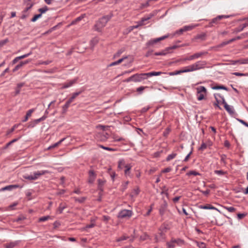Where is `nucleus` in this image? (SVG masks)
<instances>
[{"label": "nucleus", "mask_w": 248, "mask_h": 248, "mask_svg": "<svg viewBox=\"0 0 248 248\" xmlns=\"http://www.w3.org/2000/svg\"><path fill=\"white\" fill-rule=\"evenodd\" d=\"M133 214L131 210L124 209L121 210L118 215V217L120 218H129Z\"/></svg>", "instance_id": "obj_6"}, {"label": "nucleus", "mask_w": 248, "mask_h": 248, "mask_svg": "<svg viewBox=\"0 0 248 248\" xmlns=\"http://www.w3.org/2000/svg\"><path fill=\"white\" fill-rule=\"evenodd\" d=\"M127 57H128L127 56L124 57L122 58L121 59H119V60H118L117 61H116V62L111 63L109 64V66H114V65H116L121 63L124 60L126 59L127 58Z\"/></svg>", "instance_id": "obj_16"}, {"label": "nucleus", "mask_w": 248, "mask_h": 248, "mask_svg": "<svg viewBox=\"0 0 248 248\" xmlns=\"http://www.w3.org/2000/svg\"><path fill=\"white\" fill-rule=\"evenodd\" d=\"M89 183H93L95 180L96 175L93 170H90L89 172Z\"/></svg>", "instance_id": "obj_13"}, {"label": "nucleus", "mask_w": 248, "mask_h": 248, "mask_svg": "<svg viewBox=\"0 0 248 248\" xmlns=\"http://www.w3.org/2000/svg\"><path fill=\"white\" fill-rule=\"evenodd\" d=\"M124 52V50L123 49H121V50H119L117 53H116L114 56H113V58L114 59H115L117 57H118L119 56H120V55Z\"/></svg>", "instance_id": "obj_35"}, {"label": "nucleus", "mask_w": 248, "mask_h": 248, "mask_svg": "<svg viewBox=\"0 0 248 248\" xmlns=\"http://www.w3.org/2000/svg\"><path fill=\"white\" fill-rule=\"evenodd\" d=\"M8 41V39H5L2 41H0V46H2L4 44H5Z\"/></svg>", "instance_id": "obj_60"}, {"label": "nucleus", "mask_w": 248, "mask_h": 248, "mask_svg": "<svg viewBox=\"0 0 248 248\" xmlns=\"http://www.w3.org/2000/svg\"><path fill=\"white\" fill-rule=\"evenodd\" d=\"M228 44H229V42L228 41H225V42H223L222 43H221L220 45H219V46L220 47H222L226 45H228Z\"/></svg>", "instance_id": "obj_63"}, {"label": "nucleus", "mask_w": 248, "mask_h": 248, "mask_svg": "<svg viewBox=\"0 0 248 248\" xmlns=\"http://www.w3.org/2000/svg\"><path fill=\"white\" fill-rule=\"evenodd\" d=\"M248 26V24L244 23L243 25H242L240 26L239 27H238V28H236L235 31L236 32L241 31H242L244 30V29L245 28H246Z\"/></svg>", "instance_id": "obj_22"}, {"label": "nucleus", "mask_w": 248, "mask_h": 248, "mask_svg": "<svg viewBox=\"0 0 248 248\" xmlns=\"http://www.w3.org/2000/svg\"><path fill=\"white\" fill-rule=\"evenodd\" d=\"M171 170V169L170 167L167 168L161 171L162 173L169 172Z\"/></svg>", "instance_id": "obj_52"}, {"label": "nucleus", "mask_w": 248, "mask_h": 248, "mask_svg": "<svg viewBox=\"0 0 248 248\" xmlns=\"http://www.w3.org/2000/svg\"><path fill=\"white\" fill-rule=\"evenodd\" d=\"M100 147L102 149H104L105 150H108V151H113L114 150V149L112 148L107 147H105L103 145H100Z\"/></svg>", "instance_id": "obj_55"}, {"label": "nucleus", "mask_w": 248, "mask_h": 248, "mask_svg": "<svg viewBox=\"0 0 248 248\" xmlns=\"http://www.w3.org/2000/svg\"><path fill=\"white\" fill-rule=\"evenodd\" d=\"M71 104L70 102H69L68 101L66 102L65 104L63 106V108L64 110H66L67 108L69 107L70 104Z\"/></svg>", "instance_id": "obj_48"}, {"label": "nucleus", "mask_w": 248, "mask_h": 248, "mask_svg": "<svg viewBox=\"0 0 248 248\" xmlns=\"http://www.w3.org/2000/svg\"><path fill=\"white\" fill-rule=\"evenodd\" d=\"M98 182L99 186H103L104 184L105 181L101 180V179H99L98 180Z\"/></svg>", "instance_id": "obj_61"}, {"label": "nucleus", "mask_w": 248, "mask_h": 248, "mask_svg": "<svg viewBox=\"0 0 248 248\" xmlns=\"http://www.w3.org/2000/svg\"><path fill=\"white\" fill-rule=\"evenodd\" d=\"M17 244V243L16 242H12L5 244L4 247L5 248H14L16 246Z\"/></svg>", "instance_id": "obj_20"}, {"label": "nucleus", "mask_w": 248, "mask_h": 248, "mask_svg": "<svg viewBox=\"0 0 248 248\" xmlns=\"http://www.w3.org/2000/svg\"><path fill=\"white\" fill-rule=\"evenodd\" d=\"M230 16L229 15H219L217 16V17L212 19L211 21L209 23L210 26L213 27L214 26V24H218L219 23L220 20L222 19L223 18H229Z\"/></svg>", "instance_id": "obj_7"}, {"label": "nucleus", "mask_w": 248, "mask_h": 248, "mask_svg": "<svg viewBox=\"0 0 248 248\" xmlns=\"http://www.w3.org/2000/svg\"><path fill=\"white\" fill-rule=\"evenodd\" d=\"M224 108L230 114H232L234 113V111L233 110V109L232 108H231L229 105H226L225 106Z\"/></svg>", "instance_id": "obj_27"}, {"label": "nucleus", "mask_w": 248, "mask_h": 248, "mask_svg": "<svg viewBox=\"0 0 248 248\" xmlns=\"http://www.w3.org/2000/svg\"><path fill=\"white\" fill-rule=\"evenodd\" d=\"M64 140H65V138H63V139H62V140H60V141H59L58 142H57L55 143V144H53V145H52L50 146L49 147H48V148H47V149H48V150H50V149H52V148H55V147H58L59 145H60L61 144V143H62L63 141H64Z\"/></svg>", "instance_id": "obj_18"}, {"label": "nucleus", "mask_w": 248, "mask_h": 248, "mask_svg": "<svg viewBox=\"0 0 248 248\" xmlns=\"http://www.w3.org/2000/svg\"><path fill=\"white\" fill-rule=\"evenodd\" d=\"M236 119H237V120L238 121H239L240 123H241V124H243L245 125L246 126V125L248 124V123L246 122L245 121H244L243 120L239 119H238V118H237Z\"/></svg>", "instance_id": "obj_56"}, {"label": "nucleus", "mask_w": 248, "mask_h": 248, "mask_svg": "<svg viewBox=\"0 0 248 248\" xmlns=\"http://www.w3.org/2000/svg\"><path fill=\"white\" fill-rule=\"evenodd\" d=\"M197 26V25H191V26H190V25L189 26H187V28H186L187 31L192 30L193 28L196 27Z\"/></svg>", "instance_id": "obj_54"}, {"label": "nucleus", "mask_w": 248, "mask_h": 248, "mask_svg": "<svg viewBox=\"0 0 248 248\" xmlns=\"http://www.w3.org/2000/svg\"><path fill=\"white\" fill-rule=\"evenodd\" d=\"M207 53V52H205L197 53H195L194 54H195V58H198L202 56V55L206 54Z\"/></svg>", "instance_id": "obj_41"}, {"label": "nucleus", "mask_w": 248, "mask_h": 248, "mask_svg": "<svg viewBox=\"0 0 248 248\" xmlns=\"http://www.w3.org/2000/svg\"><path fill=\"white\" fill-rule=\"evenodd\" d=\"M82 18H83L82 16H79V17L77 18L75 20H74L72 22L71 24V25L75 24L77 22L81 20Z\"/></svg>", "instance_id": "obj_42"}, {"label": "nucleus", "mask_w": 248, "mask_h": 248, "mask_svg": "<svg viewBox=\"0 0 248 248\" xmlns=\"http://www.w3.org/2000/svg\"><path fill=\"white\" fill-rule=\"evenodd\" d=\"M197 96L199 101L205 99V96L207 94L206 88L203 86H200L197 88Z\"/></svg>", "instance_id": "obj_4"}, {"label": "nucleus", "mask_w": 248, "mask_h": 248, "mask_svg": "<svg viewBox=\"0 0 248 248\" xmlns=\"http://www.w3.org/2000/svg\"><path fill=\"white\" fill-rule=\"evenodd\" d=\"M77 81V79H74L71 80H70L65 83L63 84V86L62 87V89L67 88L68 87H71L74 84H75Z\"/></svg>", "instance_id": "obj_12"}, {"label": "nucleus", "mask_w": 248, "mask_h": 248, "mask_svg": "<svg viewBox=\"0 0 248 248\" xmlns=\"http://www.w3.org/2000/svg\"><path fill=\"white\" fill-rule=\"evenodd\" d=\"M146 88H147V87H146V86H145V87L140 86V87H139L138 88H137L136 90H137V92H138L140 94H141V93H142L143 90Z\"/></svg>", "instance_id": "obj_32"}, {"label": "nucleus", "mask_w": 248, "mask_h": 248, "mask_svg": "<svg viewBox=\"0 0 248 248\" xmlns=\"http://www.w3.org/2000/svg\"><path fill=\"white\" fill-rule=\"evenodd\" d=\"M65 208V206H62V204L60 205V206L58 209V211L59 212V213H62L63 210V209Z\"/></svg>", "instance_id": "obj_45"}, {"label": "nucleus", "mask_w": 248, "mask_h": 248, "mask_svg": "<svg viewBox=\"0 0 248 248\" xmlns=\"http://www.w3.org/2000/svg\"><path fill=\"white\" fill-rule=\"evenodd\" d=\"M246 215H247L246 214H244V213H243V214L238 213L237 214V216L238 218L239 219H242L243 218H244L246 216Z\"/></svg>", "instance_id": "obj_43"}, {"label": "nucleus", "mask_w": 248, "mask_h": 248, "mask_svg": "<svg viewBox=\"0 0 248 248\" xmlns=\"http://www.w3.org/2000/svg\"><path fill=\"white\" fill-rule=\"evenodd\" d=\"M124 82H130V81H133V76L130 77L129 78L125 79L124 80Z\"/></svg>", "instance_id": "obj_53"}, {"label": "nucleus", "mask_w": 248, "mask_h": 248, "mask_svg": "<svg viewBox=\"0 0 248 248\" xmlns=\"http://www.w3.org/2000/svg\"><path fill=\"white\" fill-rule=\"evenodd\" d=\"M226 210H227L229 212H234L236 211V209L233 207H224Z\"/></svg>", "instance_id": "obj_33"}, {"label": "nucleus", "mask_w": 248, "mask_h": 248, "mask_svg": "<svg viewBox=\"0 0 248 248\" xmlns=\"http://www.w3.org/2000/svg\"><path fill=\"white\" fill-rule=\"evenodd\" d=\"M152 16V15H149L147 17H143L140 21L138 22V25L131 27V30L138 28L140 26H142L145 24L144 22L150 19Z\"/></svg>", "instance_id": "obj_10"}, {"label": "nucleus", "mask_w": 248, "mask_h": 248, "mask_svg": "<svg viewBox=\"0 0 248 248\" xmlns=\"http://www.w3.org/2000/svg\"><path fill=\"white\" fill-rule=\"evenodd\" d=\"M197 245L200 248H205L206 244L203 242H197Z\"/></svg>", "instance_id": "obj_39"}, {"label": "nucleus", "mask_w": 248, "mask_h": 248, "mask_svg": "<svg viewBox=\"0 0 248 248\" xmlns=\"http://www.w3.org/2000/svg\"><path fill=\"white\" fill-rule=\"evenodd\" d=\"M232 74L234 75H235L236 76H245L247 75L246 74H243V73H239V72H235V73H233Z\"/></svg>", "instance_id": "obj_50"}, {"label": "nucleus", "mask_w": 248, "mask_h": 248, "mask_svg": "<svg viewBox=\"0 0 248 248\" xmlns=\"http://www.w3.org/2000/svg\"><path fill=\"white\" fill-rule=\"evenodd\" d=\"M17 204V202H15L13 204H11L9 206L8 208L10 209H13L14 207L16 206Z\"/></svg>", "instance_id": "obj_62"}, {"label": "nucleus", "mask_w": 248, "mask_h": 248, "mask_svg": "<svg viewBox=\"0 0 248 248\" xmlns=\"http://www.w3.org/2000/svg\"><path fill=\"white\" fill-rule=\"evenodd\" d=\"M168 37V35H165V36H162L161 37H159V38H156V39H154L150 40L148 42V45H150V46H152L154 44L158 42L159 41L163 40L167 38Z\"/></svg>", "instance_id": "obj_11"}, {"label": "nucleus", "mask_w": 248, "mask_h": 248, "mask_svg": "<svg viewBox=\"0 0 248 248\" xmlns=\"http://www.w3.org/2000/svg\"><path fill=\"white\" fill-rule=\"evenodd\" d=\"M187 175H200V174L196 171L192 170V171H190L188 173H187Z\"/></svg>", "instance_id": "obj_38"}, {"label": "nucleus", "mask_w": 248, "mask_h": 248, "mask_svg": "<svg viewBox=\"0 0 248 248\" xmlns=\"http://www.w3.org/2000/svg\"><path fill=\"white\" fill-rule=\"evenodd\" d=\"M184 241L180 239L172 240L170 242H168L167 243V245L169 248H174L176 246H182L184 245Z\"/></svg>", "instance_id": "obj_8"}, {"label": "nucleus", "mask_w": 248, "mask_h": 248, "mask_svg": "<svg viewBox=\"0 0 248 248\" xmlns=\"http://www.w3.org/2000/svg\"><path fill=\"white\" fill-rule=\"evenodd\" d=\"M99 40L97 38H94L90 41V46L92 49L98 43Z\"/></svg>", "instance_id": "obj_19"}, {"label": "nucleus", "mask_w": 248, "mask_h": 248, "mask_svg": "<svg viewBox=\"0 0 248 248\" xmlns=\"http://www.w3.org/2000/svg\"><path fill=\"white\" fill-rule=\"evenodd\" d=\"M49 218H50V216H49L43 217H40V218L39 219V222H43V221H45L47 220H48V219H49Z\"/></svg>", "instance_id": "obj_31"}, {"label": "nucleus", "mask_w": 248, "mask_h": 248, "mask_svg": "<svg viewBox=\"0 0 248 248\" xmlns=\"http://www.w3.org/2000/svg\"><path fill=\"white\" fill-rule=\"evenodd\" d=\"M140 190L138 188L134 189L131 192V195L132 197H135L138 195L139 193Z\"/></svg>", "instance_id": "obj_29"}, {"label": "nucleus", "mask_w": 248, "mask_h": 248, "mask_svg": "<svg viewBox=\"0 0 248 248\" xmlns=\"http://www.w3.org/2000/svg\"><path fill=\"white\" fill-rule=\"evenodd\" d=\"M20 92V89H19L17 87H16V89H15V95H16L18 94Z\"/></svg>", "instance_id": "obj_64"}, {"label": "nucleus", "mask_w": 248, "mask_h": 248, "mask_svg": "<svg viewBox=\"0 0 248 248\" xmlns=\"http://www.w3.org/2000/svg\"><path fill=\"white\" fill-rule=\"evenodd\" d=\"M176 155V154H171L170 155H169L167 158V161H170V160L171 159H172L173 158H174V157Z\"/></svg>", "instance_id": "obj_40"}, {"label": "nucleus", "mask_w": 248, "mask_h": 248, "mask_svg": "<svg viewBox=\"0 0 248 248\" xmlns=\"http://www.w3.org/2000/svg\"><path fill=\"white\" fill-rule=\"evenodd\" d=\"M112 15L110 14L102 17L95 25L96 30L100 31V29L105 26L107 23L110 19Z\"/></svg>", "instance_id": "obj_3"}, {"label": "nucleus", "mask_w": 248, "mask_h": 248, "mask_svg": "<svg viewBox=\"0 0 248 248\" xmlns=\"http://www.w3.org/2000/svg\"><path fill=\"white\" fill-rule=\"evenodd\" d=\"M217 96H219V97H221V95L218 93H216L214 94L215 98L216 99V102L214 103V105L216 107H217L219 109H221V108L219 106V101L217 98Z\"/></svg>", "instance_id": "obj_17"}, {"label": "nucleus", "mask_w": 248, "mask_h": 248, "mask_svg": "<svg viewBox=\"0 0 248 248\" xmlns=\"http://www.w3.org/2000/svg\"><path fill=\"white\" fill-rule=\"evenodd\" d=\"M49 172L47 170H38L33 172L32 174L30 175L25 174L23 176V178L29 180H35L38 179L41 176Z\"/></svg>", "instance_id": "obj_2"}, {"label": "nucleus", "mask_w": 248, "mask_h": 248, "mask_svg": "<svg viewBox=\"0 0 248 248\" xmlns=\"http://www.w3.org/2000/svg\"><path fill=\"white\" fill-rule=\"evenodd\" d=\"M85 198H84V197H82L80 199H77V198L75 199L76 201L78 202H83L85 201Z\"/></svg>", "instance_id": "obj_58"}, {"label": "nucleus", "mask_w": 248, "mask_h": 248, "mask_svg": "<svg viewBox=\"0 0 248 248\" xmlns=\"http://www.w3.org/2000/svg\"><path fill=\"white\" fill-rule=\"evenodd\" d=\"M214 172L218 175H224L227 173L226 171H224L222 170H216Z\"/></svg>", "instance_id": "obj_36"}, {"label": "nucleus", "mask_w": 248, "mask_h": 248, "mask_svg": "<svg viewBox=\"0 0 248 248\" xmlns=\"http://www.w3.org/2000/svg\"><path fill=\"white\" fill-rule=\"evenodd\" d=\"M23 64L21 62H20L18 64H17L12 70L13 72H15L17 71L19 69L23 66Z\"/></svg>", "instance_id": "obj_30"}, {"label": "nucleus", "mask_w": 248, "mask_h": 248, "mask_svg": "<svg viewBox=\"0 0 248 248\" xmlns=\"http://www.w3.org/2000/svg\"><path fill=\"white\" fill-rule=\"evenodd\" d=\"M12 190L11 188V186L9 185V186H5L3 188H2L0 191H4V190Z\"/></svg>", "instance_id": "obj_47"}, {"label": "nucleus", "mask_w": 248, "mask_h": 248, "mask_svg": "<svg viewBox=\"0 0 248 248\" xmlns=\"http://www.w3.org/2000/svg\"><path fill=\"white\" fill-rule=\"evenodd\" d=\"M33 111H34L33 109H30L29 110H28V112H27L26 116L25 118V119L23 121V122L27 121L28 120L29 117H30L31 116V113L33 112Z\"/></svg>", "instance_id": "obj_26"}, {"label": "nucleus", "mask_w": 248, "mask_h": 248, "mask_svg": "<svg viewBox=\"0 0 248 248\" xmlns=\"http://www.w3.org/2000/svg\"><path fill=\"white\" fill-rule=\"evenodd\" d=\"M212 89H214V90H219V89H222V90H226V91H228V88L223 86V85H217V86H214V87H212Z\"/></svg>", "instance_id": "obj_25"}, {"label": "nucleus", "mask_w": 248, "mask_h": 248, "mask_svg": "<svg viewBox=\"0 0 248 248\" xmlns=\"http://www.w3.org/2000/svg\"><path fill=\"white\" fill-rule=\"evenodd\" d=\"M161 72H152L147 73L136 74L133 76V82H140L147 78L148 77L159 76L161 74Z\"/></svg>", "instance_id": "obj_1"}, {"label": "nucleus", "mask_w": 248, "mask_h": 248, "mask_svg": "<svg viewBox=\"0 0 248 248\" xmlns=\"http://www.w3.org/2000/svg\"><path fill=\"white\" fill-rule=\"evenodd\" d=\"M20 59L18 58V57L15 58L12 61V64H16Z\"/></svg>", "instance_id": "obj_59"}, {"label": "nucleus", "mask_w": 248, "mask_h": 248, "mask_svg": "<svg viewBox=\"0 0 248 248\" xmlns=\"http://www.w3.org/2000/svg\"><path fill=\"white\" fill-rule=\"evenodd\" d=\"M132 166L130 164H126V165H125V170H124V173L125 175H129V170L131 169Z\"/></svg>", "instance_id": "obj_24"}, {"label": "nucleus", "mask_w": 248, "mask_h": 248, "mask_svg": "<svg viewBox=\"0 0 248 248\" xmlns=\"http://www.w3.org/2000/svg\"><path fill=\"white\" fill-rule=\"evenodd\" d=\"M185 30H186V27H184L183 28L181 29L179 31H177L176 33L178 34H181Z\"/></svg>", "instance_id": "obj_49"}, {"label": "nucleus", "mask_w": 248, "mask_h": 248, "mask_svg": "<svg viewBox=\"0 0 248 248\" xmlns=\"http://www.w3.org/2000/svg\"><path fill=\"white\" fill-rule=\"evenodd\" d=\"M200 208L201 209H213V210H216L218 211H219L217 208H216L215 207L213 206L211 204H207L206 205H201L200 206Z\"/></svg>", "instance_id": "obj_14"}, {"label": "nucleus", "mask_w": 248, "mask_h": 248, "mask_svg": "<svg viewBox=\"0 0 248 248\" xmlns=\"http://www.w3.org/2000/svg\"><path fill=\"white\" fill-rule=\"evenodd\" d=\"M48 10V8L46 6H45L42 8L39 9L38 11L41 13L40 14H42L43 13H45Z\"/></svg>", "instance_id": "obj_37"}, {"label": "nucleus", "mask_w": 248, "mask_h": 248, "mask_svg": "<svg viewBox=\"0 0 248 248\" xmlns=\"http://www.w3.org/2000/svg\"><path fill=\"white\" fill-rule=\"evenodd\" d=\"M149 237L148 235L146 234H144L143 235L140 236V239L141 240H145Z\"/></svg>", "instance_id": "obj_51"}, {"label": "nucleus", "mask_w": 248, "mask_h": 248, "mask_svg": "<svg viewBox=\"0 0 248 248\" xmlns=\"http://www.w3.org/2000/svg\"><path fill=\"white\" fill-rule=\"evenodd\" d=\"M125 162L124 160H120L118 163V168L120 169H122L123 168H125Z\"/></svg>", "instance_id": "obj_28"}, {"label": "nucleus", "mask_w": 248, "mask_h": 248, "mask_svg": "<svg viewBox=\"0 0 248 248\" xmlns=\"http://www.w3.org/2000/svg\"><path fill=\"white\" fill-rule=\"evenodd\" d=\"M240 63L241 64H248V58L246 59H242L239 60L235 61L233 62V64H235L236 63Z\"/></svg>", "instance_id": "obj_21"}, {"label": "nucleus", "mask_w": 248, "mask_h": 248, "mask_svg": "<svg viewBox=\"0 0 248 248\" xmlns=\"http://www.w3.org/2000/svg\"><path fill=\"white\" fill-rule=\"evenodd\" d=\"M30 56V54H25L24 55L18 56V58L20 59V60L24 59L25 58L28 57Z\"/></svg>", "instance_id": "obj_57"}, {"label": "nucleus", "mask_w": 248, "mask_h": 248, "mask_svg": "<svg viewBox=\"0 0 248 248\" xmlns=\"http://www.w3.org/2000/svg\"><path fill=\"white\" fill-rule=\"evenodd\" d=\"M81 93V92H76L74 93L71 97L68 100L71 103L74 101V100Z\"/></svg>", "instance_id": "obj_23"}, {"label": "nucleus", "mask_w": 248, "mask_h": 248, "mask_svg": "<svg viewBox=\"0 0 248 248\" xmlns=\"http://www.w3.org/2000/svg\"><path fill=\"white\" fill-rule=\"evenodd\" d=\"M205 63L204 62H198L191 65L187 67V72L200 69L204 67Z\"/></svg>", "instance_id": "obj_5"}, {"label": "nucleus", "mask_w": 248, "mask_h": 248, "mask_svg": "<svg viewBox=\"0 0 248 248\" xmlns=\"http://www.w3.org/2000/svg\"><path fill=\"white\" fill-rule=\"evenodd\" d=\"M175 48V46H172V47H169L166 48L163 50H162L160 52H155V55L156 56H165L170 53L171 52L170 50H171L172 49Z\"/></svg>", "instance_id": "obj_9"}, {"label": "nucleus", "mask_w": 248, "mask_h": 248, "mask_svg": "<svg viewBox=\"0 0 248 248\" xmlns=\"http://www.w3.org/2000/svg\"><path fill=\"white\" fill-rule=\"evenodd\" d=\"M127 237H126L125 236H122L118 238V239H117L116 241L117 242H120L121 241L125 240L127 239Z\"/></svg>", "instance_id": "obj_46"}, {"label": "nucleus", "mask_w": 248, "mask_h": 248, "mask_svg": "<svg viewBox=\"0 0 248 248\" xmlns=\"http://www.w3.org/2000/svg\"><path fill=\"white\" fill-rule=\"evenodd\" d=\"M42 16V14H38L35 15L31 19V21L32 22H35L39 18L41 17Z\"/></svg>", "instance_id": "obj_34"}, {"label": "nucleus", "mask_w": 248, "mask_h": 248, "mask_svg": "<svg viewBox=\"0 0 248 248\" xmlns=\"http://www.w3.org/2000/svg\"><path fill=\"white\" fill-rule=\"evenodd\" d=\"M207 148V144L204 142H202L201 144V147L199 148V150H203Z\"/></svg>", "instance_id": "obj_44"}, {"label": "nucleus", "mask_w": 248, "mask_h": 248, "mask_svg": "<svg viewBox=\"0 0 248 248\" xmlns=\"http://www.w3.org/2000/svg\"><path fill=\"white\" fill-rule=\"evenodd\" d=\"M185 72H186V68H183L182 70H177V71H175L174 72H170L168 74L170 76H174V75H179L181 73H185Z\"/></svg>", "instance_id": "obj_15"}]
</instances>
